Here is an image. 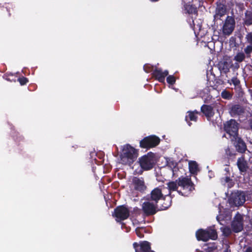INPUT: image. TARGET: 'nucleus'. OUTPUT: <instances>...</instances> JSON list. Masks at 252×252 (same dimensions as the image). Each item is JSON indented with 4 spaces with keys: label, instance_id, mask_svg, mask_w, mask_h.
I'll return each instance as SVG.
<instances>
[{
    "label": "nucleus",
    "instance_id": "26",
    "mask_svg": "<svg viewBox=\"0 0 252 252\" xmlns=\"http://www.w3.org/2000/svg\"><path fill=\"white\" fill-rule=\"evenodd\" d=\"M245 59V55L243 52H239L234 57V60L239 63L243 62Z\"/></svg>",
    "mask_w": 252,
    "mask_h": 252
},
{
    "label": "nucleus",
    "instance_id": "1",
    "mask_svg": "<svg viewBox=\"0 0 252 252\" xmlns=\"http://www.w3.org/2000/svg\"><path fill=\"white\" fill-rule=\"evenodd\" d=\"M147 201L143 203L142 210L144 216L149 217L156 214L158 203V187L155 188L150 194L145 197Z\"/></svg>",
    "mask_w": 252,
    "mask_h": 252
},
{
    "label": "nucleus",
    "instance_id": "21",
    "mask_svg": "<svg viewBox=\"0 0 252 252\" xmlns=\"http://www.w3.org/2000/svg\"><path fill=\"white\" fill-rule=\"evenodd\" d=\"M190 172L192 174H195L198 171L197 163L194 161H190L189 163Z\"/></svg>",
    "mask_w": 252,
    "mask_h": 252
},
{
    "label": "nucleus",
    "instance_id": "18",
    "mask_svg": "<svg viewBox=\"0 0 252 252\" xmlns=\"http://www.w3.org/2000/svg\"><path fill=\"white\" fill-rule=\"evenodd\" d=\"M237 166L241 172H245L248 169L247 162L244 157L239 158L237 162Z\"/></svg>",
    "mask_w": 252,
    "mask_h": 252
},
{
    "label": "nucleus",
    "instance_id": "42",
    "mask_svg": "<svg viewBox=\"0 0 252 252\" xmlns=\"http://www.w3.org/2000/svg\"><path fill=\"white\" fill-rule=\"evenodd\" d=\"M150 1H152V2H156V1H158V0H150Z\"/></svg>",
    "mask_w": 252,
    "mask_h": 252
},
{
    "label": "nucleus",
    "instance_id": "36",
    "mask_svg": "<svg viewBox=\"0 0 252 252\" xmlns=\"http://www.w3.org/2000/svg\"><path fill=\"white\" fill-rule=\"evenodd\" d=\"M13 76V74H8V73H6L5 74H4L3 76V78L6 80L7 81H10V82H11L12 81V79H10V76Z\"/></svg>",
    "mask_w": 252,
    "mask_h": 252
},
{
    "label": "nucleus",
    "instance_id": "17",
    "mask_svg": "<svg viewBox=\"0 0 252 252\" xmlns=\"http://www.w3.org/2000/svg\"><path fill=\"white\" fill-rule=\"evenodd\" d=\"M143 69L147 73L153 72L152 73V78L155 80H158V68L150 64H145L143 66Z\"/></svg>",
    "mask_w": 252,
    "mask_h": 252
},
{
    "label": "nucleus",
    "instance_id": "33",
    "mask_svg": "<svg viewBox=\"0 0 252 252\" xmlns=\"http://www.w3.org/2000/svg\"><path fill=\"white\" fill-rule=\"evenodd\" d=\"M246 39L248 43L252 45V32L248 33L246 36Z\"/></svg>",
    "mask_w": 252,
    "mask_h": 252
},
{
    "label": "nucleus",
    "instance_id": "4",
    "mask_svg": "<svg viewBox=\"0 0 252 252\" xmlns=\"http://www.w3.org/2000/svg\"><path fill=\"white\" fill-rule=\"evenodd\" d=\"M196 236L198 240L207 241L209 239H216L217 238V233L215 229L209 228L206 230H199L196 233Z\"/></svg>",
    "mask_w": 252,
    "mask_h": 252
},
{
    "label": "nucleus",
    "instance_id": "12",
    "mask_svg": "<svg viewBox=\"0 0 252 252\" xmlns=\"http://www.w3.org/2000/svg\"><path fill=\"white\" fill-rule=\"evenodd\" d=\"M235 21L234 19L228 16L225 21L223 27V32L225 34L229 35L233 32L234 28Z\"/></svg>",
    "mask_w": 252,
    "mask_h": 252
},
{
    "label": "nucleus",
    "instance_id": "7",
    "mask_svg": "<svg viewBox=\"0 0 252 252\" xmlns=\"http://www.w3.org/2000/svg\"><path fill=\"white\" fill-rule=\"evenodd\" d=\"M158 145V136L151 135L146 136L140 140L139 146L142 149L149 150Z\"/></svg>",
    "mask_w": 252,
    "mask_h": 252
},
{
    "label": "nucleus",
    "instance_id": "37",
    "mask_svg": "<svg viewBox=\"0 0 252 252\" xmlns=\"http://www.w3.org/2000/svg\"><path fill=\"white\" fill-rule=\"evenodd\" d=\"M231 81L235 86H237L240 83L239 80L237 78H233Z\"/></svg>",
    "mask_w": 252,
    "mask_h": 252
},
{
    "label": "nucleus",
    "instance_id": "6",
    "mask_svg": "<svg viewBox=\"0 0 252 252\" xmlns=\"http://www.w3.org/2000/svg\"><path fill=\"white\" fill-rule=\"evenodd\" d=\"M224 128L226 133L229 135L231 140L238 136L239 126L236 121L230 120L227 121L224 124Z\"/></svg>",
    "mask_w": 252,
    "mask_h": 252
},
{
    "label": "nucleus",
    "instance_id": "25",
    "mask_svg": "<svg viewBox=\"0 0 252 252\" xmlns=\"http://www.w3.org/2000/svg\"><path fill=\"white\" fill-rule=\"evenodd\" d=\"M135 232L138 237L142 238L144 237L146 229L144 227H137L135 229Z\"/></svg>",
    "mask_w": 252,
    "mask_h": 252
},
{
    "label": "nucleus",
    "instance_id": "41",
    "mask_svg": "<svg viewBox=\"0 0 252 252\" xmlns=\"http://www.w3.org/2000/svg\"><path fill=\"white\" fill-rule=\"evenodd\" d=\"M157 84H156L155 85V88H154V89H155V90L156 91V92H157Z\"/></svg>",
    "mask_w": 252,
    "mask_h": 252
},
{
    "label": "nucleus",
    "instance_id": "20",
    "mask_svg": "<svg viewBox=\"0 0 252 252\" xmlns=\"http://www.w3.org/2000/svg\"><path fill=\"white\" fill-rule=\"evenodd\" d=\"M201 111L208 118L211 117L214 114L213 111V108L209 105H204L202 106Z\"/></svg>",
    "mask_w": 252,
    "mask_h": 252
},
{
    "label": "nucleus",
    "instance_id": "24",
    "mask_svg": "<svg viewBox=\"0 0 252 252\" xmlns=\"http://www.w3.org/2000/svg\"><path fill=\"white\" fill-rule=\"evenodd\" d=\"M188 115L186 116V121H188V120L189 119L190 121H195L196 120L197 117L196 116V114L197 113L196 111L193 112H188Z\"/></svg>",
    "mask_w": 252,
    "mask_h": 252
},
{
    "label": "nucleus",
    "instance_id": "5",
    "mask_svg": "<svg viewBox=\"0 0 252 252\" xmlns=\"http://www.w3.org/2000/svg\"><path fill=\"white\" fill-rule=\"evenodd\" d=\"M129 214L128 208L126 205H123L115 208L112 216L116 218V220L118 222L127 219Z\"/></svg>",
    "mask_w": 252,
    "mask_h": 252
},
{
    "label": "nucleus",
    "instance_id": "15",
    "mask_svg": "<svg viewBox=\"0 0 252 252\" xmlns=\"http://www.w3.org/2000/svg\"><path fill=\"white\" fill-rule=\"evenodd\" d=\"M231 140L232 142H234V145L238 152L242 153L245 152L247 149V146L245 143L241 139V138L237 136Z\"/></svg>",
    "mask_w": 252,
    "mask_h": 252
},
{
    "label": "nucleus",
    "instance_id": "43",
    "mask_svg": "<svg viewBox=\"0 0 252 252\" xmlns=\"http://www.w3.org/2000/svg\"><path fill=\"white\" fill-rule=\"evenodd\" d=\"M251 127L252 128V121H251Z\"/></svg>",
    "mask_w": 252,
    "mask_h": 252
},
{
    "label": "nucleus",
    "instance_id": "34",
    "mask_svg": "<svg viewBox=\"0 0 252 252\" xmlns=\"http://www.w3.org/2000/svg\"><path fill=\"white\" fill-rule=\"evenodd\" d=\"M167 82L170 84H173L175 83V78L174 76H169L167 78Z\"/></svg>",
    "mask_w": 252,
    "mask_h": 252
},
{
    "label": "nucleus",
    "instance_id": "40",
    "mask_svg": "<svg viewBox=\"0 0 252 252\" xmlns=\"http://www.w3.org/2000/svg\"><path fill=\"white\" fill-rule=\"evenodd\" d=\"M226 153L228 155H229V156L231 155V153L230 152V150L229 149H228L227 150H226Z\"/></svg>",
    "mask_w": 252,
    "mask_h": 252
},
{
    "label": "nucleus",
    "instance_id": "16",
    "mask_svg": "<svg viewBox=\"0 0 252 252\" xmlns=\"http://www.w3.org/2000/svg\"><path fill=\"white\" fill-rule=\"evenodd\" d=\"M226 9L224 4H219L216 9V14L214 15V19L217 20L220 19L221 17L224 16L226 14Z\"/></svg>",
    "mask_w": 252,
    "mask_h": 252
},
{
    "label": "nucleus",
    "instance_id": "3",
    "mask_svg": "<svg viewBox=\"0 0 252 252\" xmlns=\"http://www.w3.org/2000/svg\"><path fill=\"white\" fill-rule=\"evenodd\" d=\"M245 201V194L240 191L232 192L228 199V202L232 207L241 206Z\"/></svg>",
    "mask_w": 252,
    "mask_h": 252
},
{
    "label": "nucleus",
    "instance_id": "35",
    "mask_svg": "<svg viewBox=\"0 0 252 252\" xmlns=\"http://www.w3.org/2000/svg\"><path fill=\"white\" fill-rule=\"evenodd\" d=\"M244 51L246 54H249L252 52V45H248L245 49Z\"/></svg>",
    "mask_w": 252,
    "mask_h": 252
},
{
    "label": "nucleus",
    "instance_id": "46",
    "mask_svg": "<svg viewBox=\"0 0 252 252\" xmlns=\"http://www.w3.org/2000/svg\"><path fill=\"white\" fill-rule=\"evenodd\" d=\"M156 176L157 177H158V173H156Z\"/></svg>",
    "mask_w": 252,
    "mask_h": 252
},
{
    "label": "nucleus",
    "instance_id": "30",
    "mask_svg": "<svg viewBox=\"0 0 252 252\" xmlns=\"http://www.w3.org/2000/svg\"><path fill=\"white\" fill-rule=\"evenodd\" d=\"M168 186L170 190H175L177 189L178 184L175 182H171L168 183Z\"/></svg>",
    "mask_w": 252,
    "mask_h": 252
},
{
    "label": "nucleus",
    "instance_id": "32",
    "mask_svg": "<svg viewBox=\"0 0 252 252\" xmlns=\"http://www.w3.org/2000/svg\"><path fill=\"white\" fill-rule=\"evenodd\" d=\"M222 232L225 236H228L231 233V229L229 227H225L222 229Z\"/></svg>",
    "mask_w": 252,
    "mask_h": 252
},
{
    "label": "nucleus",
    "instance_id": "11",
    "mask_svg": "<svg viewBox=\"0 0 252 252\" xmlns=\"http://www.w3.org/2000/svg\"><path fill=\"white\" fill-rule=\"evenodd\" d=\"M178 185L184 189H188L189 192L194 189V184L190 179L187 177H180L178 179Z\"/></svg>",
    "mask_w": 252,
    "mask_h": 252
},
{
    "label": "nucleus",
    "instance_id": "19",
    "mask_svg": "<svg viewBox=\"0 0 252 252\" xmlns=\"http://www.w3.org/2000/svg\"><path fill=\"white\" fill-rule=\"evenodd\" d=\"M229 112L232 116L239 115L243 112L242 107L237 104L232 105L229 108Z\"/></svg>",
    "mask_w": 252,
    "mask_h": 252
},
{
    "label": "nucleus",
    "instance_id": "44",
    "mask_svg": "<svg viewBox=\"0 0 252 252\" xmlns=\"http://www.w3.org/2000/svg\"><path fill=\"white\" fill-rule=\"evenodd\" d=\"M236 67L237 68H238L239 67V65L238 64H237Z\"/></svg>",
    "mask_w": 252,
    "mask_h": 252
},
{
    "label": "nucleus",
    "instance_id": "39",
    "mask_svg": "<svg viewBox=\"0 0 252 252\" xmlns=\"http://www.w3.org/2000/svg\"><path fill=\"white\" fill-rule=\"evenodd\" d=\"M229 181H230V178L228 177H226L224 179V181L226 183L228 182Z\"/></svg>",
    "mask_w": 252,
    "mask_h": 252
},
{
    "label": "nucleus",
    "instance_id": "45",
    "mask_svg": "<svg viewBox=\"0 0 252 252\" xmlns=\"http://www.w3.org/2000/svg\"><path fill=\"white\" fill-rule=\"evenodd\" d=\"M167 160L166 159H165V164H167Z\"/></svg>",
    "mask_w": 252,
    "mask_h": 252
},
{
    "label": "nucleus",
    "instance_id": "8",
    "mask_svg": "<svg viewBox=\"0 0 252 252\" xmlns=\"http://www.w3.org/2000/svg\"><path fill=\"white\" fill-rule=\"evenodd\" d=\"M154 154L152 152L148 153L139 159L141 167L145 170H149L153 167Z\"/></svg>",
    "mask_w": 252,
    "mask_h": 252
},
{
    "label": "nucleus",
    "instance_id": "38",
    "mask_svg": "<svg viewBox=\"0 0 252 252\" xmlns=\"http://www.w3.org/2000/svg\"><path fill=\"white\" fill-rule=\"evenodd\" d=\"M245 252H252V247H249L248 248Z\"/></svg>",
    "mask_w": 252,
    "mask_h": 252
},
{
    "label": "nucleus",
    "instance_id": "29",
    "mask_svg": "<svg viewBox=\"0 0 252 252\" xmlns=\"http://www.w3.org/2000/svg\"><path fill=\"white\" fill-rule=\"evenodd\" d=\"M186 9L188 13L189 14H196L197 13L196 8L192 6V5H188L186 7Z\"/></svg>",
    "mask_w": 252,
    "mask_h": 252
},
{
    "label": "nucleus",
    "instance_id": "9",
    "mask_svg": "<svg viewBox=\"0 0 252 252\" xmlns=\"http://www.w3.org/2000/svg\"><path fill=\"white\" fill-rule=\"evenodd\" d=\"M135 252H156L152 250L151 243L147 241H140L133 243Z\"/></svg>",
    "mask_w": 252,
    "mask_h": 252
},
{
    "label": "nucleus",
    "instance_id": "2",
    "mask_svg": "<svg viewBox=\"0 0 252 252\" xmlns=\"http://www.w3.org/2000/svg\"><path fill=\"white\" fill-rule=\"evenodd\" d=\"M138 151L129 144L123 149L121 160L124 164L130 165L138 157Z\"/></svg>",
    "mask_w": 252,
    "mask_h": 252
},
{
    "label": "nucleus",
    "instance_id": "13",
    "mask_svg": "<svg viewBox=\"0 0 252 252\" xmlns=\"http://www.w3.org/2000/svg\"><path fill=\"white\" fill-rule=\"evenodd\" d=\"M158 204L161 206L159 210H164L167 209L171 204V199L170 196L165 195L163 196L159 190L158 189Z\"/></svg>",
    "mask_w": 252,
    "mask_h": 252
},
{
    "label": "nucleus",
    "instance_id": "14",
    "mask_svg": "<svg viewBox=\"0 0 252 252\" xmlns=\"http://www.w3.org/2000/svg\"><path fill=\"white\" fill-rule=\"evenodd\" d=\"M132 183L134 185V189L141 192H144L147 188L144 181L142 178L134 177L132 179Z\"/></svg>",
    "mask_w": 252,
    "mask_h": 252
},
{
    "label": "nucleus",
    "instance_id": "10",
    "mask_svg": "<svg viewBox=\"0 0 252 252\" xmlns=\"http://www.w3.org/2000/svg\"><path fill=\"white\" fill-rule=\"evenodd\" d=\"M231 228L235 233L241 232L243 229V217L238 213L234 218L231 223Z\"/></svg>",
    "mask_w": 252,
    "mask_h": 252
},
{
    "label": "nucleus",
    "instance_id": "27",
    "mask_svg": "<svg viewBox=\"0 0 252 252\" xmlns=\"http://www.w3.org/2000/svg\"><path fill=\"white\" fill-rule=\"evenodd\" d=\"M158 81L162 82L164 80V77L168 75V71H165L162 72L160 70L158 69Z\"/></svg>",
    "mask_w": 252,
    "mask_h": 252
},
{
    "label": "nucleus",
    "instance_id": "23",
    "mask_svg": "<svg viewBox=\"0 0 252 252\" xmlns=\"http://www.w3.org/2000/svg\"><path fill=\"white\" fill-rule=\"evenodd\" d=\"M244 22L246 25L248 26L252 24V13L251 12L247 11L246 12Z\"/></svg>",
    "mask_w": 252,
    "mask_h": 252
},
{
    "label": "nucleus",
    "instance_id": "28",
    "mask_svg": "<svg viewBox=\"0 0 252 252\" xmlns=\"http://www.w3.org/2000/svg\"><path fill=\"white\" fill-rule=\"evenodd\" d=\"M221 95L224 99H230L232 97V94L226 90H224L222 92Z\"/></svg>",
    "mask_w": 252,
    "mask_h": 252
},
{
    "label": "nucleus",
    "instance_id": "22",
    "mask_svg": "<svg viewBox=\"0 0 252 252\" xmlns=\"http://www.w3.org/2000/svg\"><path fill=\"white\" fill-rule=\"evenodd\" d=\"M219 67L220 70L226 73L229 70L230 65L229 63L226 61L220 63L219 64Z\"/></svg>",
    "mask_w": 252,
    "mask_h": 252
},
{
    "label": "nucleus",
    "instance_id": "31",
    "mask_svg": "<svg viewBox=\"0 0 252 252\" xmlns=\"http://www.w3.org/2000/svg\"><path fill=\"white\" fill-rule=\"evenodd\" d=\"M17 80L21 86L26 85L29 82V79L24 76L19 77Z\"/></svg>",
    "mask_w": 252,
    "mask_h": 252
}]
</instances>
